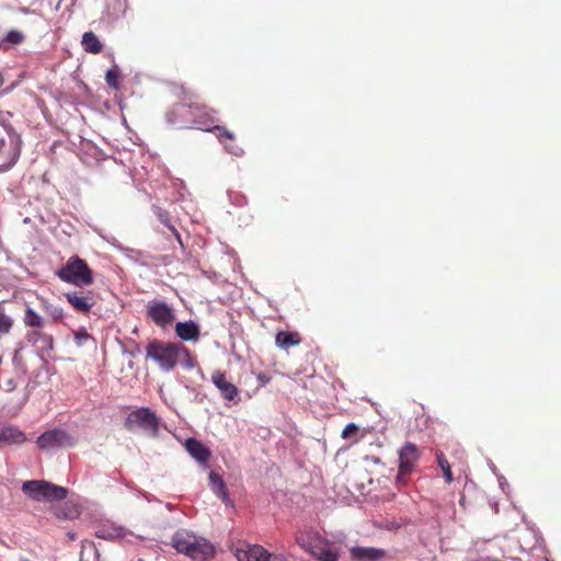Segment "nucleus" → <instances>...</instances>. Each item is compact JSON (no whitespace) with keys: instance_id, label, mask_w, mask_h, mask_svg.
<instances>
[{"instance_id":"nucleus-1","label":"nucleus","mask_w":561,"mask_h":561,"mask_svg":"<svg viewBox=\"0 0 561 561\" xmlns=\"http://www.w3.org/2000/svg\"><path fill=\"white\" fill-rule=\"evenodd\" d=\"M176 95L180 98L181 104L170 113H168V121L170 123H176L174 117L178 111L188 110L190 114L194 117L192 124L195 128L203 131L215 133L218 140L226 146L230 153L239 156L242 150L238 146L228 147V140L233 141L236 136L232 131L228 130L225 126L216 124L218 118V112L199 102V96L195 92L185 89L183 85L176 88Z\"/></svg>"},{"instance_id":"nucleus-2","label":"nucleus","mask_w":561,"mask_h":561,"mask_svg":"<svg viewBox=\"0 0 561 561\" xmlns=\"http://www.w3.org/2000/svg\"><path fill=\"white\" fill-rule=\"evenodd\" d=\"M147 357L154 360L165 371L172 370L181 357L190 358V351L182 344L153 340L146 347Z\"/></svg>"},{"instance_id":"nucleus-3","label":"nucleus","mask_w":561,"mask_h":561,"mask_svg":"<svg viewBox=\"0 0 561 561\" xmlns=\"http://www.w3.org/2000/svg\"><path fill=\"white\" fill-rule=\"evenodd\" d=\"M56 275L62 282L80 287L89 286L94 280L92 270L78 255L69 257L67 263L56 272Z\"/></svg>"},{"instance_id":"nucleus-4","label":"nucleus","mask_w":561,"mask_h":561,"mask_svg":"<svg viewBox=\"0 0 561 561\" xmlns=\"http://www.w3.org/2000/svg\"><path fill=\"white\" fill-rule=\"evenodd\" d=\"M22 492L34 501H60L68 490L45 480H30L22 484Z\"/></svg>"},{"instance_id":"nucleus-5","label":"nucleus","mask_w":561,"mask_h":561,"mask_svg":"<svg viewBox=\"0 0 561 561\" xmlns=\"http://www.w3.org/2000/svg\"><path fill=\"white\" fill-rule=\"evenodd\" d=\"M399 455V469L398 476L396 478L398 485H405L408 482V477L414 471L420 458L421 450L419 447L411 443L407 442L398 451Z\"/></svg>"},{"instance_id":"nucleus-6","label":"nucleus","mask_w":561,"mask_h":561,"mask_svg":"<svg viewBox=\"0 0 561 561\" xmlns=\"http://www.w3.org/2000/svg\"><path fill=\"white\" fill-rule=\"evenodd\" d=\"M146 311L148 319L161 329H167L175 320L174 310L164 301H149Z\"/></svg>"},{"instance_id":"nucleus-7","label":"nucleus","mask_w":561,"mask_h":561,"mask_svg":"<svg viewBox=\"0 0 561 561\" xmlns=\"http://www.w3.org/2000/svg\"><path fill=\"white\" fill-rule=\"evenodd\" d=\"M41 449L73 446L75 439L65 431L54 428L44 432L36 440Z\"/></svg>"},{"instance_id":"nucleus-8","label":"nucleus","mask_w":561,"mask_h":561,"mask_svg":"<svg viewBox=\"0 0 561 561\" xmlns=\"http://www.w3.org/2000/svg\"><path fill=\"white\" fill-rule=\"evenodd\" d=\"M21 152V139L16 134H8V140H0V157L3 164H13Z\"/></svg>"},{"instance_id":"nucleus-9","label":"nucleus","mask_w":561,"mask_h":561,"mask_svg":"<svg viewBox=\"0 0 561 561\" xmlns=\"http://www.w3.org/2000/svg\"><path fill=\"white\" fill-rule=\"evenodd\" d=\"M234 556L238 561H270L272 558L264 547L249 543L236 548Z\"/></svg>"},{"instance_id":"nucleus-10","label":"nucleus","mask_w":561,"mask_h":561,"mask_svg":"<svg viewBox=\"0 0 561 561\" xmlns=\"http://www.w3.org/2000/svg\"><path fill=\"white\" fill-rule=\"evenodd\" d=\"M67 301L73 307L75 310L88 313L95 305V296L92 291L83 295V291H70L65 294Z\"/></svg>"},{"instance_id":"nucleus-11","label":"nucleus","mask_w":561,"mask_h":561,"mask_svg":"<svg viewBox=\"0 0 561 561\" xmlns=\"http://www.w3.org/2000/svg\"><path fill=\"white\" fill-rule=\"evenodd\" d=\"M386 556V550L381 548L353 547L350 549L352 561H383Z\"/></svg>"},{"instance_id":"nucleus-12","label":"nucleus","mask_w":561,"mask_h":561,"mask_svg":"<svg viewBox=\"0 0 561 561\" xmlns=\"http://www.w3.org/2000/svg\"><path fill=\"white\" fill-rule=\"evenodd\" d=\"M26 440L24 432L16 426L0 423V447L21 445Z\"/></svg>"},{"instance_id":"nucleus-13","label":"nucleus","mask_w":561,"mask_h":561,"mask_svg":"<svg viewBox=\"0 0 561 561\" xmlns=\"http://www.w3.org/2000/svg\"><path fill=\"white\" fill-rule=\"evenodd\" d=\"M317 542L309 552L319 561H337L340 553L337 550L332 549L328 540L323 539L319 534H316Z\"/></svg>"},{"instance_id":"nucleus-14","label":"nucleus","mask_w":561,"mask_h":561,"mask_svg":"<svg viewBox=\"0 0 561 561\" xmlns=\"http://www.w3.org/2000/svg\"><path fill=\"white\" fill-rule=\"evenodd\" d=\"M211 381L219 389L221 396L226 400L233 401L238 397V388L232 382L227 380L225 373L220 370L214 371L211 375Z\"/></svg>"},{"instance_id":"nucleus-15","label":"nucleus","mask_w":561,"mask_h":561,"mask_svg":"<svg viewBox=\"0 0 561 561\" xmlns=\"http://www.w3.org/2000/svg\"><path fill=\"white\" fill-rule=\"evenodd\" d=\"M215 550L213 545L204 538L193 537L192 548L187 553L192 559L206 560L213 557Z\"/></svg>"},{"instance_id":"nucleus-16","label":"nucleus","mask_w":561,"mask_h":561,"mask_svg":"<svg viewBox=\"0 0 561 561\" xmlns=\"http://www.w3.org/2000/svg\"><path fill=\"white\" fill-rule=\"evenodd\" d=\"M185 447L188 454L201 463L207 462L211 456L209 448L195 438L186 439Z\"/></svg>"},{"instance_id":"nucleus-17","label":"nucleus","mask_w":561,"mask_h":561,"mask_svg":"<svg viewBox=\"0 0 561 561\" xmlns=\"http://www.w3.org/2000/svg\"><path fill=\"white\" fill-rule=\"evenodd\" d=\"M160 426V419L149 409L142 408V431H145L150 437H156Z\"/></svg>"},{"instance_id":"nucleus-18","label":"nucleus","mask_w":561,"mask_h":561,"mask_svg":"<svg viewBox=\"0 0 561 561\" xmlns=\"http://www.w3.org/2000/svg\"><path fill=\"white\" fill-rule=\"evenodd\" d=\"M175 332L178 336L184 341L196 340L199 335V329L197 324L192 321L178 322L175 325Z\"/></svg>"},{"instance_id":"nucleus-19","label":"nucleus","mask_w":561,"mask_h":561,"mask_svg":"<svg viewBox=\"0 0 561 561\" xmlns=\"http://www.w3.org/2000/svg\"><path fill=\"white\" fill-rule=\"evenodd\" d=\"M193 537L194 535L187 531H176L172 537V545L179 552L187 556L190 548H192Z\"/></svg>"},{"instance_id":"nucleus-20","label":"nucleus","mask_w":561,"mask_h":561,"mask_svg":"<svg viewBox=\"0 0 561 561\" xmlns=\"http://www.w3.org/2000/svg\"><path fill=\"white\" fill-rule=\"evenodd\" d=\"M208 479L211 491L225 503L229 502L227 486L222 478L216 472L211 471L208 476Z\"/></svg>"},{"instance_id":"nucleus-21","label":"nucleus","mask_w":561,"mask_h":561,"mask_svg":"<svg viewBox=\"0 0 561 561\" xmlns=\"http://www.w3.org/2000/svg\"><path fill=\"white\" fill-rule=\"evenodd\" d=\"M300 342L301 339L298 332L279 331L275 336V344L280 348L297 346Z\"/></svg>"},{"instance_id":"nucleus-22","label":"nucleus","mask_w":561,"mask_h":561,"mask_svg":"<svg viewBox=\"0 0 561 561\" xmlns=\"http://www.w3.org/2000/svg\"><path fill=\"white\" fill-rule=\"evenodd\" d=\"M81 45L90 54H99L103 49V44L92 31L83 33Z\"/></svg>"},{"instance_id":"nucleus-23","label":"nucleus","mask_w":561,"mask_h":561,"mask_svg":"<svg viewBox=\"0 0 561 561\" xmlns=\"http://www.w3.org/2000/svg\"><path fill=\"white\" fill-rule=\"evenodd\" d=\"M316 534L318 533L311 530L299 533L296 535V542L298 543V546H300L305 551L309 553L312 547L314 546V542H317V538L314 537Z\"/></svg>"},{"instance_id":"nucleus-24","label":"nucleus","mask_w":561,"mask_h":561,"mask_svg":"<svg viewBox=\"0 0 561 561\" xmlns=\"http://www.w3.org/2000/svg\"><path fill=\"white\" fill-rule=\"evenodd\" d=\"M23 322L30 328L41 329L44 327V319L30 307L25 310Z\"/></svg>"},{"instance_id":"nucleus-25","label":"nucleus","mask_w":561,"mask_h":561,"mask_svg":"<svg viewBox=\"0 0 561 561\" xmlns=\"http://www.w3.org/2000/svg\"><path fill=\"white\" fill-rule=\"evenodd\" d=\"M153 213L158 217V219L165 227L169 228V230L175 236V238L178 239L179 243L182 245L181 236H180L179 231L176 230V228L170 222L169 214L165 210H163L162 208L158 207V206H153Z\"/></svg>"},{"instance_id":"nucleus-26","label":"nucleus","mask_w":561,"mask_h":561,"mask_svg":"<svg viewBox=\"0 0 561 561\" xmlns=\"http://www.w3.org/2000/svg\"><path fill=\"white\" fill-rule=\"evenodd\" d=\"M436 457L446 483L450 484L454 481V477L448 460L446 459L443 453H437Z\"/></svg>"},{"instance_id":"nucleus-27","label":"nucleus","mask_w":561,"mask_h":561,"mask_svg":"<svg viewBox=\"0 0 561 561\" xmlns=\"http://www.w3.org/2000/svg\"><path fill=\"white\" fill-rule=\"evenodd\" d=\"M25 36L22 32L16 30H11L7 33L4 38L2 39V43H8L11 45H19L24 41Z\"/></svg>"},{"instance_id":"nucleus-28","label":"nucleus","mask_w":561,"mask_h":561,"mask_svg":"<svg viewBox=\"0 0 561 561\" xmlns=\"http://www.w3.org/2000/svg\"><path fill=\"white\" fill-rule=\"evenodd\" d=\"M3 301L0 302V333H9L13 325V321L4 313Z\"/></svg>"},{"instance_id":"nucleus-29","label":"nucleus","mask_w":561,"mask_h":561,"mask_svg":"<svg viewBox=\"0 0 561 561\" xmlns=\"http://www.w3.org/2000/svg\"><path fill=\"white\" fill-rule=\"evenodd\" d=\"M118 77H119V70L115 66L106 71L105 80L110 88L117 89L118 88Z\"/></svg>"},{"instance_id":"nucleus-30","label":"nucleus","mask_w":561,"mask_h":561,"mask_svg":"<svg viewBox=\"0 0 561 561\" xmlns=\"http://www.w3.org/2000/svg\"><path fill=\"white\" fill-rule=\"evenodd\" d=\"M140 426V410L133 411L126 419V427L130 431Z\"/></svg>"},{"instance_id":"nucleus-31","label":"nucleus","mask_w":561,"mask_h":561,"mask_svg":"<svg viewBox=\"0 0 561 561\" xmlns=\"http://www.w3.org/2000/svg\"><path fill=\"white\" fill-rule=\"evenodd\" d=\"M56 516L66 519H73L79 516V511L76 506L59 508L56 512Z\"/></svg>"},{"instance_id":"nucleus-32","label":"nucleus","mask_w":561,"mask_h":561,"mask_svg":"<svg viewBox=\"0 0 561 561\" xmlns=\"http://www.w3.org/2000/svg\"><path fill=\"white\" fill-rule=\"evenodd\" d=\"M99 538L108 539V538H121L124 536L123 528H113L111 531H106L105 529H100L96 533Z\"/></svg>"},{"instance_id":"nucleus-33","label":"nucleus","mask_w":561,"mask_h":561,"mask_svg":"<svg viewBox=\"0 0 561 561\" xmlns=\"http://www.w3.org/2000/svg\"><path fill=\"white\" fill-rule=\"evenodd\" d=\"M44 309L46 313H48L54 319V321H59L64 318V311L61 308L45 304Z\"/></svg>"},{"instance_id":"nucleus-34","label":"nucleus","mask_w":561,"mask_h":561,"mask_svg":"<svg viewBox=\"0 0 561 561\" xmlns=\"http://www.w3.org/2000/svg\"><path fill=\"white\" fill-rule=\"evenodd\" d=\"M75 340L79 346L85 344L88 341H94L92 336L84 330L77 331L75 333Z\"/></svg>"},{"instance_id":"nucleus-35","label":"nucleus","mask_w":561,"mask_h":561,"mask_svg":"<svg viewBox=\"0 0 561 561\" xmlns=\"http://www.w3.org/2000/svg\"><path fill=\"white\" fill-rule=\"evenodd\" d=\"M357 432H358V426L354 423H350L342 431V437L344 439H347L351 436H353L354 434H356Z\"/></svg>"},{"instance_id":"nucleus-36","label":"nucleus","mask_w":561,"mask_h":561,"mask_svg":"<svg viewBox=\"0 0 561 561\" xmlns=\"http://www.w3.org/2000/svg\"><path fill=\"white\" fill-rule=\"evenodd\" d=\"M32 336H34V337H46L49 341L50 344L53 343V337L51 336H46L45 334H43V333H41L38 331H34L32 333Z\"/></svg>"},{"instance_id":"nucleus-37","label":"nucleus","mask_w":561,"mask_h":561,"mask_svg":"<svg viewBox=\"0 0 561 561\" xmlns=\"http://www.w3.org/2000/svg\"><path fill=\"white\" fill-rule=\"evenodd\" d=\"M185 358H186V366L187 367H193L194 366V364H193L194 359L192 358V356L190 355V358L188 357H185Z\"/></svg>"},{"instance_id":"nucleus-38","label":"nucleus","mask_w":561,"mask_h":561,"mask_svg":"<svg viewBox=\"0 0 561 561\" xmlns=\"http://www.w3.org/2000/svg\"><path fill=\"white\" fill-rule=\"evenodd\" d=\"M67 537L70 539V540H75L77 538V535L76 533L73 531H68L67 533Z\"/></svg>"},{"instance_id":"nucleus-39","label":"nucleus","mask_w":561,"mask_h":561,"mask_svg":"<svg viewBox=\"0 0 561 561\" xmlns=\"http://www.w3.org/2000/svg\"><path fill=\"white\" fill-rule=\"evenodd\" d=\"M20 10H21L23 13H28V11H30L27 8H21Z\"/></svg>"},{"instance_id":"nucleus-40","label":"nucleus","mask_w":561,"mask_h":561,"mask_svg":"<svg viewBox=\"0 0 561 561\" xmlns=\"http://www.w3.org/2000/svg\"><path fill=\"white\" fill-rule=\"evenodd\" d=\"M19 561H31V560H28L26 558H20Z\"/></svg>"}]
</instances>
